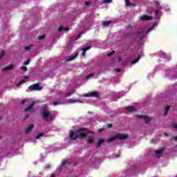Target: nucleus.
<instances>
[{"instance_id":"1","label":"nucleus","mask_w":177,"mask_h":177,"mask_svg":"<svg viewBox=\"0 0 177 177\" xmlns=\"http://www.w3.org/2000/svg\"><path fill=\"white\" fill-rule=\"evenodd\" d=\"M87 133L88 131H86L85 129H81L77 130L75 133H74L73 131H71L69 132V137L71 139L75 140L77 138H85Z\"/></svg>"},{"instance_id":"2","label":"nucleus","mask_w":177,"mask_h":177,"mask_svg":"<svg viewBox=\"0 0 177 177\" xmlns=\"http://www.w3.org/2000/svg\"><path fill=\"white\" fill-rule=\"evenodd\" d=\"M42 115H43L44 118L45 120H46L47 121H49V120H52L55 117L53 113L48 111L47 109H44L43 110Z\"/></svg>"},{"instance_id":"3","label":"nucleus","mask_w":177,"mask_h":177,"mask_svg":"<svg viewBox=\"0 0 177 177\" xmlns=\"http://www.w3.org/2000/svg\"><path fill=\"white\" fill-rule=\"evenodd\" d=\"M128 138V134H117L113 137H111L108 139V142H112V140H115V139H127Z\"/></svg>"},{"instance_id":"4","label":"nucleus","mask_w":177,"mask_h":177,"mask_svg":"<svg viewBox=\"0 0 177 177\" xmlns=\"http://www.w3.org/2000/svg\"><path fill=\"white\" fill-rule=\"evenodd\" d=\"M83 96L84 97H91L92 96L93 97H99V93L97 92H90L88 93L83 94Z\"/></svg>"},{"instance_id":"5","label":"nucleus","mask_w":177,"mask_h":177,"mask_svg":"<svg viewBox=\"0 0 177 177\" xmlns=\"http://www.w3.org/2000/svg\"><path fill=\"white\" fill-rule=\"evenodd\" d=\"M30 91H42V87L38 84H33L29 86Z\"/></svg>"},{"instance_id":"6","label":"nucleus","mask_w":177,"mask_h":177,"mask_svg":"<svg viewBox=\"0 0 177 177\" xmlns=\"http://www.w3.org/2000/svg\"><path fill=\"white\" fill-rule=\"evenodd\" d=\"M138 118H142L145 122H149L151 120V118L146 115H139Z\"/></svg>"},{"instance_id":"7","label":"nucleus","mask_w":177,"mask_h":177,"mask_svg":"<svg viewBox=\"0 0 177 177\" xmlns=\"http://www.w3.org/2000/svg\"><path fill=\"white\" fill-rule=\"evenodd\" d=\"M13 67H14V66L10 64V65H8L7 66L2 68L1 69V71H8L9 70H12Z\"/></svg>"},{"instance_id":"8","label":"nucleus","mask_w":177,"mask_h":177,"mask_svg":"<svg viewBox=\"0 0 177 177\" xmlns=\"http://www.w3.org/2000/svg\"><path fill=\"white\" fill-rule=\"evenodd\" d=\"M78 56V53H75V54L72 55L71 57L66 59L67 62H71V60H74L75 57Z\"/></svg>"},{"instance_id":"9","label":"nucleus","mask_w":177,"mask_h":177,"mask_svg":"<svg viewBox=\"0 0 177 177\" xmlns=\"http://www.w3.org/2000/svg\"><path fill=\"white\" fill-rule=\"evenodd\" d=\"M140 20H142V21L151 20V17H149L147 15H142L140 17Z\"/></svg>"},{"instance_id":"10","label":"nucleus","mask_w":177,"mask_h":177,"mask_svg":"<svg viewBox=\"0 0 177 177\" xmlns=\"http://www.w3.org/2000/svg\"><path fill=\"white\" fill-rule=\"evenodd\" d=\"M35 104V101L32 102V104L25 109V111H31L32 110V107H34V105Z\"/></svg>"},{"instance_id":"11","label":"nucleus","mask_w":177,"mask_h":177,"mask_svg":"<svg viewBox=\"0 0 177 177\" xmlns=\"http://www.w3.org/2000/svg\"><path fill=\"white\" fill-rule=\"evenodd\" d=\"M32 129H34V124L29 125V127L26 129V133H30Z\"/></svg>"},{"instance_id":"12","label":"nucleus","mask_w":177,"mask_h":177,"mask_svg":"<svg viewBox=\"0 0 177 177\" xmlns=\"http://www.w3.org/2000/svg\"><path fill=\"white\" fill-rule=\"evenodd\" d=\"M154 27H156V25H153L152 28H151L149 30H147V31L142 30L140 32V34H149V32L151 31V30H153Z\"/></svg>"},{"instance_id":"13","label":"nucleus","mask_w":177,"mask_h":177,"mask_svg":"<svg viewBox=\"0 0 177 177\" xmlns=\"http://www.w3.org/2000/svg\"><path fill=\"white\" fill-rule=\"evenodd\" d=\"M89 49H91V46H88V47H86L82 49V55L83 56H85V53H86V50H89Z\"/></svg>"},{"instance_id":"14","label":"nucleus","mask_w":177,"mask_h":177,"mask_svg":"<svg viewBox=\"0 0 177 177\" xmlns=\"http://www.w3.org/2000/svg\"><path fill=\"white\" fill-rule=\"evenodd\" d=\"M77 102H80V100L69 99L68 100V103H70V104L77 103Z\"/></svg>"},{"instance_id":"15","label":"nucleus","mask_w":177,"mask_h":177,"mask_svg":"<svg viewBox=\"0 0 177 177\" xmlns=\"http://www.w3.org/2000/svg\"><path fill=\"white\" fill-rule=\"evenodd\" d=\"M95 138L93 137H89L87 140V143H93Z\"/></svg>"},{"instance_id":"16","label":"nucleus","mask_w":177,"mask_h":177,"mask_svg":"<svg viewBox=\"0 0 177 177\" xmlns=\"http://www.w3.org/2000/svg\"><path fill=\"white\" fill-rule=\"evenodd\" d=\"M163 150L164 149H160L156 151V154H157L158 157H160L161 156V154H162Z\"/></svg>"},{"instance_id":"17","label":"nucleus","mask_w":177,"mask_h":177,"mask_svg":"<svg viewBox=\"0 0 177 177\" xmlns=\"http://www.w3.org/2000/svg\"><path fill=\"white\" fill-rule=\"evenodd\" d=\"M164 111H165V115L168 113V111H169V106H166L165 108H164Z\"/></svg>"},{"instance_id":"18","label":"nucleus","mask_w":177,"mask_h":177,"mask_svg":"<svg viewBox=\"0 0 177 177\" xmlns=\"http://www.w3.org/2000/svg\"><path fill=\"white\" fill-rule=\"evenodd\" d=\"M140 59V57H138L134 60L132 61L131 64H136V63H138L139 62V59Z\"/></svg>"},{"instance_id":"19","label":"nucleus","mask_w":177,"mask_h":177,"mask_svg":"<svg viewBox=\"0 0 177 177\" xmlns=\"http://www.w3.org/2000/svg\"><path fill=\"white\" fill-rule=\"evenodd\" d=\"M110 24H111V21H105L104 22V26L105 27H107V26H110Z\"/></svg>"},{"instance_id":"20","label":"nucleus","mask_w":177,"mask_h":177,"mask_svg":"<svg viewBox=\"0 0 177 177\" xmlns=\"http://www.w3.org/2000/svg\"><path fill=\"white\" fill-rule=\"evenodd\" d=\"M103 142H104V140H103V139H100V140L97 142V146H100V145H102V143H103Z\"/></svg>"},{"instance_id":"21","label":"nucleus","mask_w":177,"mask_h":177,"mask_svg":"<svg viewBox=\"0 0 177 177\" xmlns=\"http://www.w3.org/2000/svg\"><path fill=\"white\" fill-rule=\"evenodd\" d=\"M63 30H64L65 31H68L70 29L68 28L64 29L63 26L59 27V31H63Z\"/></svg>"},{"instance_id":"22","label":"nucleus","mask_w":177,"mask_h":177,"mask_svg":"<svg viewBox=\"0 0 177 177\" xmlns=\"http://www.w3.org/2000/svg\"><path fill=\"white\" fill-rule=\"evenodd\" d=\"M127 110L129 111H135V108H133V106H129L127 107Z\"/></svg>"},{"instance_id":"23","label":"nucleus","mask_w":177,"mask_h":177,"mask_svg":"<svg viewBox=\"0 0 177 177\" xmlns=\"http://www.w3.org/2000/svg\"><path fill=\"white\" fill-rule=\"evenodd\" d=\"M5 56V51L0 52V59H2Z\"/></svg>"},{"instance_id":"24","label":"nucleus","mask_w":177,"mask_h":177,"mask_svg":"<svg viewBox=\"0 0 177 177\" xmlns=\"http://www.w3.org/2000/svg\"><path fill=\"white\" fill-rule=\"evenodd\" d=\"M93 77V73L88 74V75L86 76V80H89V78H92Z\"/></svg>"},{"instance_id":"25","label":"nucleus","mask_w":177,"mask_h":177,"mask_svg":"<svg viewBox=\"0 0 177 177\" xmlns=\"http://www.w3.org/2000/svg\"><path fill=\"white\" fill-rule=\"evenodd\" d=\"M24 82H26L24 81V80H22L19 82V83L18 84H17V86H20V85H23V84H24Z\"/></svg>"},{"instance_id":"26","label":"nucleus","mask_w":177,"mask_h":177,"mask_svg":"<svg viewBox=\"0 0 177 177\" xmlns=\"http://www.w3.org/2000/svg\"><path fill=\"white\" fill-rule=\"evenodd\" d=\"M53 104H54V106H57L58 104H62V102H53Z\"/></svg>"},{"instance_id":"27","label":"nucleus","mask_w":177,"mask_h":177,"mask_svg":"<svg viewBox=\"0 0 177 177\" xmlns=\"http://www.w3.org/2000/svg\"><path fill=\"white\" fill-rule=\"evenodd\" d=\"M21 70H23L24 71H27V67L26 66H21Z\"/></svg>"},{"instance_id":"28","label":"nucleus","mask_w":177,"mask_h":177,"mask_svg":"<svg viewBox=\"0 0 177 177\" xmlns=\"http://www.w3.org/2000/svg\"><path fill=\"white\" fill-rule=\"evenodd\" d=\"M126 6H131V4L129 3V0H125Z\"/></svg>"},{"instance_id":"29","label":"nucleus","mask_w":177,"mask_h":177,"mask_svg":"<svg viewBox=\"0 0 177 177\" xmlns=\"http://www.w3.org/2000/svg\"><path fill=\"white\" fill-rule=\"evenodd\" d=\"M113 0H104V3H110Z\"/></svg>"},{"instance_id":"30","label":"nucleus","mask_w":177,"mask_h":177,"mask_svg":"<svg viewBox=\"0 0 177 177\" xmlns=\"http://www.w3.org/2000/svg\"><path fill=\"white\" fill-rule=\"evenodd\" d=\"M39 39H44V38H45V35H42L41 36H39Z\"/></svg>"},{"instance_id":"31","label":"nucleus","mask_w":177,"mask_h":177,"mask_svg":"<svg viewBox=\"0 0 177 177\" xmlns=\"http://www.w3.org/2000/svg\"><path fill=\"white\" fill-rule=\"evenodd\" d=\"M114 53H115V51H112L111 53L108 54V56L109 57L112 56V55H114Z\"/></svg>"},{"instance_id":"32","label":"nucleus","mask_w":177,"mask_h":177,"mask_svg":"<svg viewBox=\"0 0 177 177\" xmlns=\"http://www.w3.org/2000/svg\"><path fill=\"white\" fill-rule=\"evenodd\" d=\"M30 48H31V46H26V47H25V49H26V50H30Z\"/></svg>"},{"instance_id":"33","label":"nucleus","mask_w":177,"mask_h":177,"mask_svg":"<svg viewBox=\"0 0 177 177\" xmlns=\"http://www.w3.org/2000/svg\"><path fill=\"white\" fill-rule=\"evenodd\" d=\"M66 164H67V160H63L62 165H66Z\"/></svg>"},{"instance_id":"34","label":"nucleus","mask_w":177,"mask_h":177,"mask_svg":"<svg viewBox=\"0 0 177 177\" xmlns=\"http://www.w3.org/2000/svg\"><path fill=\"white\" fill-rule=\"evenodd\" d=\"M41 136H42V134H39L37 135V136L36 137V139H39V138H41Z\"/></svg>"},{"instance_id":"35","label":"nucleus","mask_w":177,"mask_h":177,"mask_svg":"<svg viewBox=\"0 0 177 177\" xmlns=\"http://www.w3.org/2000/svg\"><path fill=\"white\" fill-rule=\"evenodd\" d=\"M25 65L30 64V59H28L27 62H24Z\"/></svg>"},{"instance_id":"36","label":"nucleus","mask_w":177,"mask_h":177,"mask_svg":"<svg viewBox=\"0 0 177 177\" xmlns=\"http://www.w3.org/2000/svg\"><path fill=\"white\" fill-rule=\"evenodd\" d=\"M26 102H27V100H24L21 102L22 104H24L26 103Z\"/></svg>"},{"instance_id":"37","label":"nucleus","mask_w":177,"mask_h":177,"mask_svg":"<svg viewBox=\"0 0 177 177\" xmlns=\"http://www.w3.org/2000/svg\"><path fill=\"white\" fill-rule=\"evenodd\" d=\"M115 71H116V73H120V68H116V69H115Z\"/></svg>"},{"instance_id":"38","label":"nucleus","mask_w":177,"mask_h":177,"mask_svg":"<svg viewBox=\"0 0 177 177\" xmlns=\"http://www.w3.org/2000/svg\"><path fill=\"white\" fill-rule=\"evenodd\" d=\"M85 3H86V5H91V2H89V1H86Z\"/></svg>"},{"instance_id":"39","label":"nucleus","mask_w":177,"mask_h":177,"mask_svg":"<svg viewBox=\"0 0 177 177\" xmlns=\"http://www.w3.org/2000/svg\"><path fill=\"white\" fill-rule=\"evenodd\" d=\"M173 140H177V137L176 136V137H174L173 138Z\"/></svg>"},{"instance_id":"40","label":"nucleus","mask_w":177,"mask_h":177,"mask_svg":"<svg viewBox=\"0 0 177 177\" xmlns=\"http://www.w3.org/2000/svg\"><path fill=\"white\" fill-rule=\"evenodd\" d=\"M28 78H29L28 76H25V77H24V79H25V80H28Z\"/></svg>"},{"instance_id":"41","label":"nucleus","mask_w":177,"mask_h":177,"mask_svg":"<svg viewBox=\"0 0 177 177\" xmlns=\"http://www.w3.org/2000/svg\"><path fill=\"white\" fill-rule=\"evenodd\" d=\"M174 128H176H176H177V124H174Z\"/></svg>"},{"instance_id":"42","label":"nucleus","mask_w":177,"mask_h":177,"mask_svg":"<svg viewBox=\"0 0 177 177\" xmlns=\"http://www.w3.org/2000/svg\"><path fill=\"white\" fill-rule=\"evenodd\" d=\"M102 131H103V129H98V131H100V132H102Z\"/></svg>"},{"instance_id":"43","label":"nucleus","mask_w":177,"mask_h":177,"mask_svg":"<svg viewBox=\"0 0 177 177\" xmlns=\"http://www.w3.org/2000/svg\"><path fill=\"white\" fill-rule=\"evenodd\" d=\"M141 38H145V35H141Z\"/></svg>"},{"instance_id":"44","label":"nucleus","mask_w":177,"mask_h":177,"mask_svg":"<svg viewBox=\"0 0 177 177\" xmlns=\"http://www.w3.org/2000/svg\"><path fill=\"white\" fill-rule=\"evenodd\" d=\"M109 128L111 127V124H108Z\"/></svg>"},{"instance_id":"45","label":"nucleus","mask_w":177,"mask_h":177,"mask_svg":"<svg viewBox=\"0 0 177 177\" xmlns=\"http://www.w3.org/2000/svg\"><path fill=\"white\" fill-rule=\"evenodd\" d=\"M165 136H168V134H167V133H165Z\"/></svg>"},{"instance_id":"46","label":"nucleus","mask_w":177,"mask_h":177,"mask_svg":"<svg viewBox=\"0 0 177 177\" xmlns=\"http://www.w3.org/2000/svg\"><path fill=\"white\" fill-rule=\"evenodd\" d=\"M119 62H121V58H119Z\"/></svg>"},{"instance_id":"47","label":"nucleus","mask_w":177,"mask_h":177,"mask_svg":"<svg viewBox=\"0 0 177 177\" xmlns=\"http://www.w3.org/2000/svg\"><path fill=\"white\" fill-rule=\"evenodd\" d=\"M80 37H81V35H80L77 38H79Z\"/></svg>"},{"instance_id":"48","label":"nucleus","mask_w":177,"mask_h":177,"mask_svg":"<svg viewBox=\"0 0 177 177\" xmlns=\"http://www.w3.org/2000/svg\"><path fill=\"white\" fill-rule=\"evenodd\" d=\"M70 95H71V93L68 94V96H70Z\"/></svg>"},{"instance_id":"49","label":"nucleus","mask_w":177,"mask_h":177,"mask_svg":"<svg viewBox=\"0 0 177 177\" xmlns=\"http://www.w3.org/2000/svg\"><path fill=\"white\" fill-rule=\"evenodd\" d=\"M156 15H157V11H156Z\"/></svg>"}]
</instances>
